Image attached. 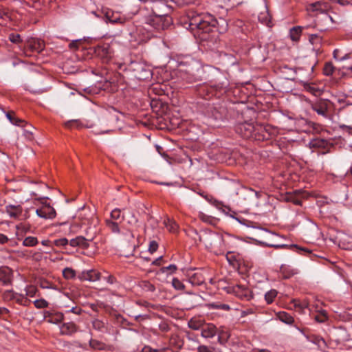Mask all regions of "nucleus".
<instances>
[{"instance_id":"obj_56","label":"nucleus","mask_w":352,"mask_h":352,"mask_svg":"<svg viewBox=\"0 0 352 352\" xmlns=\"http://www.w3.org/2000/svg\"><path fill=\"white\" fill-rule=\"evenodd\" d=\"M208 233L211 234L210 237L212 238V239H214L213 241L210 243V245H212L213 243V242H217V241H220L222 239L221 236L216 234L217 232L210 231Z\"/></svg>"},{"instance_id":"obj_44","label":"nucleus","mask_w":352,"mask_h":352,"mask_svg":"<svg viewBox=\"0 0 352 352\" xmlns=\"http://www.w3.org/2000/svg\"><path fill=\"white\" fill-rule=\"evenodd\" d=\"M37 291L38 289L34 286H28L25 289V295L30 297H34L36 296Z\"/></svg>"},{"instance_id":"obj_14","label":"nucleus","mask_w":352,"mask_h":352,"mask_svg":"<svg viewBox=\"0 0 352 352\" xmlns=\"http://www.w3.org/2000/svg\"><path fill=\"white\" fill-rule=\"evenodd\" d=\"M79 278L81 280L96 281L100 279V274L94 270L82 272Z\"/></svg>"},{"instance_id":"obj_13","label":"nucleus","mask_w":352,"mask_h":352,"mask_svg":"<svg viewBox=\"0 0 352 352\" xmlns=\"http://www.w3.org/2000/svg\"><path fill=\"white\" fill-rule=\"evenodd\" d=\"M60 330L63 335L72 336L78 331V327L72 322H65L60 326Z\"/></svg>"},{"instance_id":"obj_54","label":"nucleus","mask_w":352,"mask_h":352,"mask_svg":"<svg viewBox=\"0 0 352 352\" xmlns=\"http://www.w3.org/2000/svg\"><path fill=\"white\" fill-rule=\"evenodd\" d=\"M177 266L175 265L172 264L168 267H162L160 270L162 273H165L168 270H170L171 272H175L177 270Z\"/></svg>"},{"instance_id":"obj_46","label":"nucleus","mask_w":352,"mask_h":352,"mask_svg":"<svg viewBox=\"0 0 352 352\" xmlns=\"http://www.w3.org/2000/svg\"><path fill=\"white\" fill-rule=\"evenodd\" d=\"M334 67L331 63H327L324 67V74L326 76H330L333 74Z\"/></svg>"},{"instance_id":"obj_59","label":"nucleus","mask_w":352,"mask_h":352,"mask_svg":"<svg viewBox=\"0 0 352 352\" xmlns=\"http://www.w3.org/2000/svg\"><path fill=\"white\" fill-rule=\"evenodd\" d=\"M338 2L339 4L342 6H352V0H334Z\"/></svg>"},{"instance_id":"obj_39","label":"nucleus","mask_w":352,"mask_h":352,"mask_svg":"<svg viewBox=\"0 0 352 352\" xmlns=\"http://www.w3.org/2000/svg\"><path fill=\"white\" fill-rule=\"evenodd\" d=\"M314 318L318 322H324L327 320V312L324 310H322L314 316Z\"/></svg>"},{"instance_id":"obj_50","label":"nucleus","mask_w":352,"mask_h":352,"mask_svg":"<svg viewBox=\"0 0 352 352\" xmlns=\"http://www.w3.org/2000/svg\"><path fill=\"white\" fill-rule=\"evenodd\" d=\"M212 307L214 309H222L225 311H228L230 309V307L227 304L214 303L212 305Z\"/></svg>"},{"instance_id":"obj_17","label":"nucleus","mask_w":352,"mask_h":352,"mask_svg":"<svg viewBox=\"0 0 352 352\" xmlns=\"http://www.w3.org/2000/svg\"><path fill=\"white\" fill-rule=\"evenodd\" d=\"M329 8V6L327 3L317 1L309 5L308 8L309 11L316 12L319 11L321 13L327 12Z\"/></svg>"},{"instance_id":"obj_30","label":"nucleus","mask_w":352,"mask_h":352,"mask_svg":"<svg viewBox=\"0 0 352 352\" xmlns=\"http://www.w3.org/2000/svg\"><path fill=\"white\" fill-rule=\"evenodd\" d=\"M63 318L64 316L62 313L55 312L52 314L50 318L47 319V322L52 324H58L63 320Z\"/></svg>"},{"instance_id":"obj_49","label":"nucleus","mask_w":352,"mask_h":352,"mask_svg":"<svg viewBox=\"0 0 352 352\" xmlns=\"http://www.w3.org/2000/svg\"><path fill=\"white\" fill-rule=\"evenodd\" d=\"M199 217L204 222L212 223L214 221V218L208 216L203 212L199 213Z\"/></svg>"},{"instance_id":"obj_32","label":"nucleus","mask_w":352,"mask_h":352,"mask_svg":"<svg viewBox=\"0 0 352 352\" xmlns=\"http://www.w3.org/2000/svg\"><path fill=\"white\" fill-rule=\"evenodd\" d=\"M89 346L91 348L96 350H104L106 347L104 343L94 339L90 340Z\"/></svg>"},{"instance_id":"obj_2","label":"nucleus","mask_w":352,"mask_h":352,"mask_svg":"<svg viewBox=\"0 0 352 352\" xmlns=\"http://www.w3.org/2000/svg\"><path fill=\"white\" fill-rule=\"evenodd\" d=\"M146 9H150L153 14L146 19V23L153 28L160 30H164L172 23V19L169 16L171 8L167 5L164 0H147Z\"/></svg>"},{"instance_id":"obj_26","label":"nucleus","mask_w":352,"mask_h":352,"mask_svg":"<svg viewBox=\"0 0 352 352\" xmlns=\"http://www.w3.org/2000/svg\"><path fill=\"white\" fill-rule=\"evenodd\" d=\"M6 117L10 120V122L11 123H12L13 124L19 126H24L23 124L25 123V121L16 118L14 116V112H8L6 113Z\"/></svg>"},{"instance_id":"obj_42","label":"nucleus","mask_w":352,"mask_h":352,"mask_svg":"<svg viewBox=\"0 0 352 352\" xmlns=\"http://www.w3.org/2000/svg\"><path fill=\"white\" fill-rule=\"evenodd\" d=\"M34 305L36 308L41 309L47 307L49 303L44 299H38L34 301Z\"/></svg>"},{"instance_id":"obj_25","label":"nucleus","mask_w":352,"mask_h":352,"mask_svg":"<svg viewBox=\"0 0 352 352\" xmlns=\"http://www.w3.org/2000/svg\"><path fill=\"white\" fill-rule=\"evenodd\" d=\"M302 28L301 26H296L290 30L289 34L291 39L294 41H298L300 39Z\"/></svg>"},{"instance_id":"obj_24","label":"nucleus","mask_w":352,"mask_h":352,"mask_svg":"<svg viewBox=\"0 0 352 352\" xmlns=\"http://www.w3.org/2000/svg\"><path fill=\"white\" fill-rule=\"evenodd\" d=\"M276 316L281 322L287 324H292L294 321V318L285 311L277 313Z\"/></svg>"},{"instance_id":"obj_9","label":"nucleus","mask_w":352,"mask_h":352,"mask_svg":"<svg viewBox=\"0 0 352 352\" xmlns=\"http://www.w3.org/2000/svg\"><path fill=\"white\" fill-rule=\"evenodd\" d=\"M272 127L270 125L258 124L256 128V139L267 140L272 135Z\"/></svg>"},{"instance_id":"obj_36","label":"nucleus","mask_w":352,"mask_h":352,"mask_svg":"<svg viewBox=\"0 0 352 352\" xmlns=\"http://www.w3.org/2000/svg\"><path fill=\"white\" fill-rule=\"evenodd\" d=\"M63 275L66 279H72L75 277L76 272L69 267H66L63 270Z\"/></svg>"},{"instance_id":"obj_45","label":"nucleus","mask_w":352,"mask_h":352,"mask_svg":"<svg viewBox=\"0 0 352 352\" xmlns=\"http://www.w3.org/2000/svg\"><path fill=\"white\" fill-rule=\"evenodd\" d=\"M10 293L11 294V298L14 299L18 304L21 305L23 303V301L25 298L23 295L17 293H12L11 292H10Z\"/></svg>"},{"instance_id":"obj_43","label":"nucleus","mask_w":352,"mask_h":352,"mask_svg":"<svg viewBox=\"0 0 352 352\" xmlns=\"http://www.w3.org/2000/svg\"><path fill=\"white\" fill-rule=\"evenodd\" d=\"M8 38L13 43L18 44L22 42L21 36L19 34H10L8 36Z\"/></svg>"},{"instance_id":"obj_4","label":"nucleus","mask_w":352,"mask_h":352,"mask_svg":"<svg viewBox=\"0 0 352 352\" xmlns=\"http://www.w3.org/2000/svg\"><path fill=\"white\" fill-rule=\"evenodd\" d=\"M331 102L327 99H320L311 103V109L318 115L325 118H329V108Z\"/></svg>"},{"instance_id":"obj_7","label":"nucleus","mask_w":352,"mask_h":352,"mask_svg":"<svg viewBox=\"0 0 352 352\" xmlns=\"http://www.w3.org/2000/svg\"><path fill=\"white\" fill-rule=\"evenodd\" d=\"M45 47L44 42L41 40L31 38L27 41L25 54L26 56H31L30 52H41Z\"/></svg>"},{"instance_id":"obj_48","label":"nucleus","mask_w":352,"mask_h":352,"mask_svg":"<svg viewBox=\"0 0 352 352\" xmlns=\"http://www.w3.org/2000/svg\"><path fill=\"white\" fill-rule=\"evenodd\" d=\"M68 243L69 241L66 238H62L54 241V244L58 247H65Z\"/></svg>"},{"instance_id":"obj_3","label":"nucleus","mask_w":352,"mask_h":352,"mask_svg":"<svg viewBox=\"0 0 352 352\" xmlns=\"http://www.w3.org/2000/svg\"><path fill=\"white\" fill-rule=\"evenodd\" d=\"M94 53L102 63H109L113 57V50L108 43L98 45L94 47Z\"/></svg>"},{"instance_id":"obj_33","label":"nucleus","mask_w":352,"mask_h":352,"mask_svg":"<svg viewBox=\"0 0 352 352\" xmlns=\"http://www.w3.org/2000/svg\"><path fill=\"white\" fill-rule=\"evenodd\" d=\"M106 224L107 227L114 233H120L118 223L112 220L107 219Z\"/></svg>"},{"instance_id":"obj_10","label":"nucleus","mask_w":352,"mask_h":352,"mask_svg":"<svg viewBox=\"0 0 352 352\" xmlns=\"http://www.w3.org/2000/svg\"><path fill=\"white\" fill-rule=\"evenodd\" d=\"M36 214L44 219H54L56 217L55 210L48 204H44L41 208L36 210Z\"/></svg>"},{"instance_id":"obj_6","label":"nucleus","mask_w":352,"mask_h":352,"mask_svg":"<svg viewBox=\"0 0 352 352\" xmlns=\"http://www.w3.org/2000/svg\"><path fill=\"white\" fill-rule=\"evenodd\" d=\"M256 124L252 122H245L239 124L236 128V131L240 133L244 138H250L254 137L256 138Z\"/></svg>"},{"instance_id":"obj_57","label":"nucleus","mask_w":352,"mask_h":352,"mask_svg":"<svg viewBox=\"0 0 352 352\" xmlns=\"http://www.w3.org/2000/svg\"><path fill=\"white\" fill-rule=\"evenodd\" d=\"M83 310L78 307H74L70 310L67 312H71L76 315H80L82 313Z\"/></svg>"},{"instance_id":"obj_64","label":"nucleus","mask_w":352,"mask_h":352,"mask_svg":"<svg viewBox=\"0 0 352 352\" xmlns=\"http://www.w3.org/2000/svg\"><path fill=\"white\" fill-rule=\"evenodd\" d=\"M163 260V256H160L152 263V265L159 266L161 265V262Z\"/></svg>"},{"instance_id":"obj_27","label":"nucleus","mask_w":352,"mask_h":352,"mask_svg":"<svg viewBox=\"0 0 352 352\" xmlns=\"http://www.w3.org/2000/svg\"><path fill=\"white\" fill-rule=\"evenodd\" d=\"M164 224L166 226V228L169 230V232L175 233L178 230V225L177 223L170 219H167L164 220Z\"/></svg>"},{"instance_id":"obj_53","label":"nucleus","mask_w":352,"mask_h":352,"mask_svg":"<svg viewBox=\"0 0 352 352\" xmlns=\"http://www.w3.org/2000/svg\"><path fill=\"white\" fill-rule=\"evenodd\" d=\"M157 248H158V244L156 241H152L150 242V244H149V248H148V251L153 254L157 250Z\"/></svg>"},{"instance_id":"obj_19","label":"nucleus","mask_w":352,"mask_h":352,"mask_svg":"<svg viewBox=\"0 0 352 352\" xmlns=\"http://www.w3.org/2000/svg\"><path fill=\"white\" fill-rule=\"evenodd\" d=\"M232 292L240 298H248L250 291L244 286L237 285L232 287Z\"/></svg>"},{"instance_id":"obj_5","label":"nucleus","mask_w":352,"mask_h":352,"mask_svg":"<svg viewBox=\"0 0 352 352\" xmlns=\"http://www.w3.org/2000/svg\"><path fill=\"white\" fill-rule=\"evenodd\" d=\"M131 69L134 77L139 80H146L151 76V70L144 64L133 63L131 64Z\"/></svg>"},{"instance_id":"obj_18","label":"nucleus","mask_w":352,"mask_h":352,"mask_svg":"<svg viewBox=\"0 0 352 352\" xmlns=\"http://www.w3.org/2000/svg\"><path fill=\"white\" fill-rule=\"evenodd\" d=\"M89 241L84 236H78L74 239H72L69 241V245L72 247H80L84 249H87L89 247Z\"/></svg>"},{"instance_id":"obj_11","label":"nucleus","mask_w":352,"mask_h":352,"mask_svg":"<svg viewBox=\"0 0 352 352\" xmlns=\"http://www.w3.org/2000/svg\"><path fill=\"white\" fill-rule=\"evenodd\" d=\"M12 270L7 267L2 266L0 267V283L3 285H11L12 282Z\"/></svg>"},{"instance_id":"obj_12","label":"nucleus","mask_w":352,"mask_h":352,"mask_svg":"<svg viewBox=\"0 0 352 352\" xmlns=\"http://www.w3.org/2000/svg\"><path fill=\"white\" fill-rule=\"evenodd\" d=\"M217 333V328L212 323L205 322L201 329V336L204 338H212Z\"/></svg>"},{"instance_id":"obj_22","label":"nucleus","mask_w":352,"mask_h":352,"mask_svg":"<svg viewBox=\"0 0 352 352\" xmlns=\"http://www.w3.org/2000/svg\"><path fill=\"white\" fill-rule=\"evenodd\" d=\"M303 87L305 90L311 93L315 96H320L322 93V91L320 88L316 87L313 83L304 82Z\"/></svg>"},{"instance_id":"obj_41","label":"nucleus","mask_w":352,"mask_h":352,"mask_svg":"<svg viewBox=\"0 0 352 352\" xmlns=\"http://www.w3.org/2000/svg\"><path fill=\"white\" fill-rule=\"evenodd\" d=\"M23 127H28V129H25L23 131V135L25 137L26 139L32 140L33 139V133L30 131V129L32 128L31 125H28L25 122L23 124Z\"/></svg>"},{"instance_id":"obj_60","label":"nucleus","mask_w":352,"mask_h":352,"mask_svg":"<svg viewBox=\"0 0 352 352\" xmlns=\"http://www.w3.org/2000/svg\"><path fill=\"white\" fill-rule=\"evenodd\" d=\"M141 352H157V349H152L149 346H144Z\"/></svg>"},{"instance_id":"obj_16","label":"nucleus","mask_w":352,"mask_h":352,"mask_svg":"<svg viewBox=\"0 0 352 352\" xmlns=\"http://www.w3.org/2000/svg\"><path fill=\"white\" fill-rule=\"evenodd\" d=\"M205 322V320L200 317H192L188 320V327L192 330H201Z\"/></svg>"},{"instance_id":"obj_8","label":"nucleus","mask_w":352,"mask_h":352,"mask_svg":"<svg viewBox=\"0 0 352 352\" xmlns=\"http://www.w3.org/2000/svg\"><path fill=\"white\" fill-rule=\"evenodd\" d=\"M103 19L107 23L111 24H123L126 20V18L120 12L111 10H108L104 12Z\"/></svg>"},{"instance_id":"obj_58","label":"nucleus","mask_w":352,"mask_h":352,"mask_svg":"<svg viewBox=\"0 0 352 352\" xmlns=\"http://www.w3.org/2000/svg\"><path fill=\"white\" fill-rule=\"evenodd\" d=\"M103 278L104 280H106L107 282L111 285H113L116 283V278L112 275H109L108 276L103 277Z\"/></svg>"},{"instance_id":"obj_23","label":"nucleus","mask_w":352,"mask_h":352,"mask_svg":"<svg viewBox=\"0 0 352 352\" xmlns=\"http://www.w3.org/2000/svg\"><path fill=\"white\" fill-rule=\"evenodd\" d=\"M309 340L318 346V347L321 350H324L327 347V344L325 340L318 336L312 335L309 337Z\"/></svg>"},{"instance_id":"obj_61","label":"nucleus","mask_w":352,"mask_h":352,"mask_svg":"<svg viewBox=\"0 0 352 352\" xmlns=\"http://www.w3.org/2000/svg\"><path fill=\"white\" fill-rule=\"evenodd\" d=\"M144 287L150 292H154L155 290V287L148 282L145 283Z\"/></svg>"},{"instance_id":"obj_47","label":"nucleus","mask_w":352,"mask_h":352,"mask_svg":"<svg viewBox=\"0 0 352 352\" xmlns=\"http://www.w3.org/2000/svg\"><path fill=\"white\" fill-rule=\"evenodd\" d=\"M172 285L173 287L176 289H183L184 288V285L177 278H174L172 280Z\"/></svg>"},{"instance_id":"obj_21","label":"nucleus","mask_w":352,"mask_h":352,"mask_svg":"<svg viewBox=\"0 0 352 352\" xmlns=\"http://www.w3.org/2000/svg\"><path fill=\"white\" fill-rule=\"evenodd\" d=\"M189 283L193 286H199L204 283V278L200 273H195L189 276Z\"/></svg>"},{"instance_id":"obj_62","label":"nucleus","mask_w":352,"mask_h":352,"mask_svg":"<svg viewBox=\"0 0 352 352\" xmlns=\"http://www.w3.org/2000/svg\"><path fill=\"white\" fill-rule=\"evenodd\" d=\"M8 241V238L3 234H0V244H4Z\"/></svg>"},{"instance_id":"obj_37","label":"nucleus","mask_w":352,"mask_h":352,"mask_svg":"<svg viewBox=\"0 0 352 352\" xmlns=\"http://www.w3.org/2000/svg\"><path fill=\"white\" fill-rule=\"evenodd\" d=\"M111 218L112 221H117L121 219V221L124 219V216L121 217V210L119 208H116L113 210L111 212Z\"/></svg>"},{"instance_id":"obj_20","label":"nucleus","mask_w":352,"mask_h":352,"mask_svg":"<svg viewBox=\"0 0 352 352\" xmlns=\"http://www.w3.org/2000/svg\"><path fill=\"white\" fill-rule=\"evenodd\" d=\"M7 213L12 218H18L22 213V208L20 206H8L6 207Z\"/></svg>"},{"instance_id":"obj_63","label":"nucleus","mask_w":352,"mask_h":352,"mask_svg":"<svg viewBox=\"0 0 352 352\" xmlns=\"http://www.w3.org/2000/svg\"><path fill=\"white\" fill-rule=\"evenodd\" d=\"M65 126L68 128H72L74 126H77V121L71 120L65 123Z\"/></svg>"},{"instance_id":"obj_29","label":"nucleus","mask_w":352,"mask_h":352,"mask_svg":"<svg viewBox=\"0 0 352 352\" xmlns=\"http://www.w3.org/2000/svg\"><path fill=\"white\" fill-rule=\"evenodd\" d=\"M300 193L298 194H292V193H287L285 197V199L287 201H290L294 203L296 205L300 206L302 204V201L299 198V195Z\"/></svg>"},{"instance_id":"obj_38","label":"nucleus","mask_w":352,"mask_h":352,"mask_svg":"<svg viewBox=\"0 0 352 352\" xmlns=\"http://www.w3.org/2000/svg\"><path fill=\"white\" fill-rule=\"evenodd\" d=\"M294 307L298 308L300 311H302L304 309L308 307V302L306 300L300 301L299 300H293Z\"/></svg>"},{"instance_id":"obj_35","label":"nucleus","mask_w":352,"mask_h":352,"mask_svg":"<svg viewBox=\"0 0 352 352\" xmlns=\"http://www.w3.org/2000/svg\"><path fill=\"white\" fill-rule=\"evenodd\" d=\"M278 292L275 289H271L270 291L267 292L265 295V299L267 304H271L275 297L277 296Z\"/></svg>"},{"instance_id":"obj_55","label":"nucleus","mask_w":352,"mask_h":352,"mask_svg":"<svg viewBox=\"0 0 352 352\" xmlns=\"http://www.w3.org/2000/svg\"><path fill=\"white\" fill-rule=\"evenodd\" d=\"M197 352H213L212 349L206 345H200L197 347Z\"/></svg>"},{"instance_id":"obj_28","label":"nucleus","mask_w":352,"mask_h":352,"mask_svg":"<svg viewBox=\"0 0 352 352\" xmlns=\"http://www.w3.org/2000/svg\"><path fill=\"white\" fill-rule=\"evenodd\" d=\"M199 94L201 96H203L206 98V99L210 98L211 96L214 95L213 89L210 88L209 90V88L207 85H203L199 88Z\"/></svg>"},{"instance_id":"obj_51","label":"nucleus","mask_w":352,"mask_h":352,"mask_svg":"<svg viewBox=\"0 0 352 352\" xmlns=\"http://www.w3.org/2000/svg\"><path fill=\"white\" fill-rule=\"evenodd\" d=\"M280 272L283 274H294L297 273L294 270H292L289 267L285 266H281Z\"/></svg>"},{"instance_id":"obj_40","label":"nucleus","mask_w":352,"mask_h":352,"mask_svg":"<svg viewBox=\"0 0 352 352\" xmlns=\"http://www.w3.org/2000/svg\"><path fill=\"white\" fill-rule=\"evenodd\" d=\"M212 204L214 205L217 208H218L219 210H222V212H225V213H227L228 212L226 211V210H228V211L230 210V208L226 206H224L222 202L221 201H219L217 200H213L212 201H211Z\"/></svg>"},{"instance_id":"obj_52","label":"nucleus","mask_w":352,"mask_h":352,"mask_svg":"<svg viewBox=\"0 0 352 352\" xmlns=\"http://www.w3.org/2000/svg\"><path fill=\"white\" fill-rule=\"evenodd\" d=\"M327 145V142L322 139L316 140L314 146L316 147L325 148Z\"/></svg>"},{"instance_id":"obj_34","label":"nucleus","mask_w":352,"mask_h":352,"mask_svg":"<svg viewBox=\"0 0 352 352\" xmlns=\"http://www.w3.org/2000/svg\"><path fill=\"white\" fill-rule=\"evenodd\" d=\"M38 243V240L36 237L34 236H28L26 237L23 242V245L27 247H33L35 246Z\"/></svg>"},{"instance_id":"obj_31","label":"nucleus","mask_w":352,"mask_h":352,"mask_svg":"<svg viewBox=\"0 0 352 352\" xmlns=\"http://www.w3.org/2000/svg\"><path fill=\"white\" fill-rule=\"evenodd\" d=\"M92 327L94 329L101 332H104L107 331V327L105 324L102 320L98 319H95L92 322Z\"/></svg>"},{"instance_id":"obj_1","label":"nucleus","mask_w":352,"mask_h":352,"mask_svg":"<svg viewBox=\"0 0 352 352\" xmlns=\"http://www.w3.org/2000/svg\"><path fill=\"white\" fill-rule=\"evenodd\" d=\"M189 28L195 36L205 41L210 38V33L218 32L224 33L228 28L227 22L220 19L217 21L214 16L208 14H197L188 15Z\"/></svg>"},{"instance_id":"obj_15","label":"nucleus","mask_w":352,"mask_h":352,"mask_svg":"<svg viewBox=\"0 0 352 352\" xmlns=\"http://www.w3.org/2000/svg\"><path fill=\"white\" fill-rule=\"evenodd\" d=\"M209 116L212 118L216 121L223 120L226 118V109L223 107H220L217 109V107H213L210 109V111L208 113Z\"/></svg>"}]
</instances>
